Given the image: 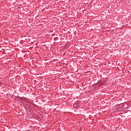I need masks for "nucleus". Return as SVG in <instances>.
I'll list each match as a JSON object with an SVG mask.
<instances>
[{
	"label": "nucleus",
	"mask_w": 131,
	"mask_h": 131,
	"mask_svg": "<svg viewBox=\"0 0 131 131\" xmlns=\"http://www.w3.org/2000/svg\"><path fill=\"white\" fill-rule=\"evenodd\" d=\"M76 106V104H75V105H74V106Z\"/></svg>",
	"instance_id": "nucleus-1"
}]
</instances>
